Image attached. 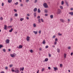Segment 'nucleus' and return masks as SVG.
Returning a JSON list of instances; mask_svg holds the SVG:
<instances>
[{
    "label": "nucleus",
    "mask_w": 73,
    "mask_h": 73,
    "mask_svg": "<svg viewBox=\"0 0 73 73\" xmlns=\"http://www.w3.org/2000/svg\"><path fill=\"white\" fill-rule=\"evenodd\" d=\"M61 12V9H58L57 10L56 14L57 15H59V14H60Z\"/></svg>",
    "instance_id": "obj_1"
},
{
    "label": "nucleus",
    "mask_w": 73,
    "mask_h": 73,
    "mask_svg": "<svg viewBox=\"0 0 73 73\" xmlns=\"http://www.w3.org/2000/svg\"><path fill=\"white\" fill-rule=\"evenodd\" d=\"M43 5L44 8H48V6L47 5V4H46V3H44Z\"/></svg>",
    "instance_id": "obj_2"
},
{
    "label": "nucleus",
    "mask_w": 73,
    "mask_h": 73,
    "mask_svg": "<svg viewBox=\"0 0 73 73\" xmlns=\"http://www.w3.org/2000/svg\"><path fill=\"white\" fill-rule=\"evenodd\" d=\"M15 54H16L13 53L11 54V56L12 57H15Z\"/></svg>",
    "instance_id": "obj_3"
},
{
    "label": "nucleus",
    "mask_w": 73,
    "mask_h": 73,
    "mask_svg": "<svg viewBox=\"0 0 73 73\" xmlns=\"http://www.w3.org/2000/svg\"><path fill=\"white\" fill-rule=\"evenodd\" d=\"M30 37L28 36L27 37V41H28L30 40Z\"/></svg>",
    "instance_id": "obj_4"
},
{
    "label": "nucleus",
    "mask_w": 73,
    "mask_h": 73,
    "mask_svg": "<svg viewBox=\"0 0 73 73\" xmlns=\"http://www.w3.org/2000/svg\"><path fill=\"white\" fill-rule=\"evenodd\" d=\"M15 72H16L17 73H19V70H18V69H17L16 70H15Z\"/></svg>",
    "instance_id": "obj_5"
},
{
    "label": "nucleus",
    "mask_w": 73,
    "mask_h": 73,
    "mask_svg": "<svg viewBox=\"0 0 73 73\" xmlns=\"http://www.w3.org/2000/svg\"><path fill=\"white\" fill-rule=\"evenodd\" d=\"M6 42L7 44L9 43V39H7L6 40Z\"/></svg>",
    "instance_id": "obj_6"
},
{
    "label": "nucleus",
    "mask_w": 73,
    "mask_h": 73,
    "mask_svg": "<svg viewBox=\"0 0 73 73\" xmlns=\"http://www.w3.org/2000/svg\"><path fill=\"white\" fill-rule=\"evenodd\" d=\"M37 11V9L36 8H35L34 9L33 11L34 12H36Z\"/></svg>",
    "instance_id": "obj_7"
},
{
    "label": "nucleus",
    "mask_w": 73,
    "mask_h": 73,
    "mask_svg": "<svg viewBox=\"0 0 73 73\" xmlns=\"http://www.w3.org/2000/svg\"><path fill=\"white\" fill-rule=\"evenodd\" d=\"M60 21H61L62 23H64V20L62 19H60Z\"/></svg>",
    "instance_id": "obj_8"
},
{
    "label": "nucleus",
    "mask_w": 73,
    "mask_h": 73,
    "mask_svg": "<svg viewBox=\"0 0 73 73\" xmlns=\"http://www.w3.org/2000/svg\"><path fill=\"white\" fill-rule=\"evenodd\" d=\"M56 50H57V52H58V53H60V49L58 48H57Z\"/></svg>",
    "instance_id": "obj_9"
},
{
    "label": "nucleus",
    "mask_w": 73,
    "mask_h": 73,
    "mask_svg": "<svg viewBox=\"0 0 73 73\" xmlns=\"http://www.w3.org/2000/svg\"><path fill=\"white\" fill-rule=\"evenodd\" d=\"M19 49H21L23 48V46L21 45H20L19 46Z\"/></svg>",
    "instance_id": "obj_10"
},
{
    "label": "nucleus",
    "mask_w": 73,
    "mask_h": 73,
    "mask_svg": "<svg viewBox=\"0 0 73 73\" xmlns=\"http://www.w3.org/2000/svg\"><path fill=\"white\" fill-rule=\"evenodd\" d=\"M45 39H44L43 41L42 44H45Z\"/></svg>",
    "instance_id": "obj_11"
},
{
    "label": "nucleus",
    "mask_w": 73,
    "mask_h": 73,
    "mask_svg": "<svg viewBox=\"0 0 73 73\" xmlns=\"http://www.w3.org/2000/svg\"><path fill=\"white\" fill-rule=\"evenodd\" d=\"M13 30V29L12 28H11V29L9 31V32H12V31Z\"/></svg>",
    "instance_id": "obj_12"
},
{
    "label": "nucleus",
    "mask_w": 73,
    "mask_h": 73,
    "mask_svg": "<svg viewBox=\"0 0 73 73\" xmlns=\"http://www.w3.org/2000/svg\"><path fill=\"white\" fill-rule=\"evenodd\" d=\"M69 14L71 16H72L73 15V12H71L69 13Z\"/></svg>",
    "instance_id": "obj_13"
},
{
    "label": "nucleus",
    "mask_w": 73,
    "mask_h": 73,
    "mask_svg": "<svg viewBox=\"0 0 73 73\" xmlns=\"http://www.w3.org/2000/svg\"><path fill=\"white\" fill-rule=\"evenodd\" d=\"M38 13H40L41 12V11L40 10V9H38Z\"/></svg>",
    "instance_id": "obj_14"
},
{
    "label": "nucleus",
    "mask_w": 73,
    "mask_h": 73,
    "mask_svg": "<svg viewBox=\"0 0 73 73\" xmlns=\"http://www.w3.org/2000/svg\"><path fill=\"white\" fill-rule=\"evenodd\" d=\"M66 54L65 53H64V57L65 58H66Z\"/></svg>",
    "instance_id": "obj_15"
},
{
    "label": "nucleus",
    "mask_w": 73,
    "mask_h": 73,
    "mask_svg": "<svg viewBox=\"0 0 73 73\" xmlns=\"http://www.w3.org/2000/svg\"><path fill=\"white\" fill-rule=\"evenodd\" d=\"M65 1V3H66V5H67V6H68V3L67 1Z\"/></svg>",
    "instance_id": "obj_16"
},
{
    "label": "nucleus",
    "mask_w": 73,
    "mask_h": 73,
    "mask_svg": "<svg viewBox=\"0 0 73 73\" xmlns=\"http://www.w3.org/2000/svg\"><path fill=\"white\" fill-rule=\"evenodd\" d=\"M8 3H11V2H12V0H8Z\"/></svg>",
    "instance_id": "obj_17"
},
{
    "label": "nucleus",
    "mask_w": 73,
    "mask_h": 73,
    "mask_svg": "<svg viewBox=\"0 0 73 73\" xmlns=\"http://www.w3.org/2000/svg\"><path fill=\"white\" fill-rule=\"evenodd\" d=\"M24 67H23L22 68H21L20 69L22 70V71H23V70H24Z\"/></svg>",
    "instance_id": "obj_18"
},
{
    "label": "nucleus",
    "mask_w": 73,
    "mask_h": 73,
    "mask_svg": "<svg viewBox=\"0 0 73 73\" xmlns=\"http://www.w3.org/2000/svg\"><path fill=\"white\" fill-rule=\"evenodd\" d=\"M23 20H24V18H21L20 19V20L21 21H23Z\"/></svg>",
    "instance_id": "obj_19"
},
{
    "label": "nucleus",
    "mask_w": 73,
    "mask_h": 73,
    "mask_svg": "<svg viewBox=\"0 0 73 73\" xmlns=\"http://www.w3.org/2000/svg\"><path fill=\"white\" fill-rule=\"evenodd\" d=\"M45 61L46 62H47V61H48V58H46L45 59Z\"/></svg>",
    "instance_id": "obj_20"
},
{
    "label": "nucleus",
    "mask_w": 73,
    "mask_h": 73,
    "mask_svg": "<svg viewBox=\"0 0 73 73\" xmlns=\"http://www.w3.org/2000/svg\"><path fill=\"white\" fill-rule=\"evenodd\" d=\"M58 36H62V34H60V33H58Z\"/></svg>",
    "instance_id": "obj_21"
},
{
    "label": "nucleus",
    "mask_w": 73,
    "mask_h": 73,
    "mask_svg": "<svg viewBox=\"0 0 73 73\" xmlns=\"http://www.w3.org/2000/svg\"><path fill=\"white\" fill-rule=\"evenodd\" d=\"M54 69L55 70H57L58 69H57V68L56 67H55V68L54 67Z\"/></svg>",
    "instance_id": "obj_22"
},
{
    "label": "nucleus",
    "mask_w": 73,
    "mask_h": 73,
    "mask_svg": "<svg viewBox=\"0 0 73 73\" xmlns=\"http://www.w3.org/2000/svg\"><path fill=\"white\" fill-rule=\"evenodd\" d=\"M50 17L51 19H52V18H53V15H51L50 16Z\"/></svg>",
    "instance_id": "obj_23"
},
{
    "label": "nucleus",
    "mask_w": 73,
    "mask_h": 73,
    "mask_svg": "<svg viewBox=\"0 0 73 73\" xmlns=\"http://www.w3.org/2000/svg\"><path fill=\"white\" fill-rule=\"evenodd\" d=\"M7 26L6 25H5V27H4L5 29H7Z\"/></svg>",
    "instance_id": "obj_24"
},
{
    "label": "nucleus",
    "mask_w": 73,
    "mask_h": 73,
    "mask_svg": "<svg viewBox=\"0 0 73 73\" xmlns=\"http://www.w3.org/2000/svg\"><path fill=\"white\" fill-rule=\"evenodd\" d=\"M36 27V25H35V24H33V27H34L35 28V27Z\"/></svg>",
    "instance_id": "obj_25"
},
{
    "label": "nucleus",
    "mask_w": 73,
    "mask_h": 73,
    "mask_svg": "<svg viewBox=\"0 0 73 73\" xmlns=\"http://www.w3.org/2000/svg\"><path fill=\"white\" fill-rule=\"evenodd\" d=\"M34 15L35 17H36V13H35L34 14Z\"/></svg>",
    "instance_id": "obj_26"
},
{
    "label": "nucleus",
    "mask_w": 73,
    "mask_h": 73,
    "mask_svg": "<svg viewBox=\"0 0 73 73\" xmlns=\"http://www.w3.org/2000/svg\"><path fill=\"white\" fill-rule=\"evenodd\" d=\"M54 44L55 45H56L57 44V42L56 41H55L54 43Z\"/></svg>",
    "instance_id": "obj_27"
},
{
    "label": "nucleus",
    "mask_w": 73,
    "mask_h": 73,
    "mask_svg": "<svg viewBox=\"0 0 73 73\" xmlns=\"http://www.w3.org/2000/svg\"><path fill=\"white\" fill-rule=\"evenodd\" d=\"M44 12L46 13H48V10H47L45 9L44 10Z\"/></svg>",
    "instance_id": "obj_28"
},
{
    "label": "nucleus",
    "mask_w": 73,
    "mask_h": 73,
    "mask_svg": "<svg viewBox=\"0 0 73 73\" xmlns=\"http://www.w3.org/2000/svg\"><path fill=\"white\" fill-rule=\"evenodd\" d=\"M33 33H35V34H37V31H34Z\"/></svg>",
    "instance_id": "obj_29"
},
{
    "label": "nucleus",
    "mask_w": 73,
    "mask_h": 73,
    "mask_svg": "<svg viewBox=\"0 0 73 73\" xmlns=\"http://www.w3.org/2000/svg\"><path fill=\"white\" fill-rule=\"evenodd\" d=\"M64 4V1H61V5H63V4Z\"/></svg>",
    "instance_id": "obj_30"
},
{
    "label": "nucleus",
    "mask_w": 73,
    "mask_h": 73,
    "mask_svg": "<svg viewBox=\"0 0 73 73\" xmlns=\"http://www.w3.org/2000/svg\"><path fill=\"white\" fill-rule=\"evenodd\" d=\"M13 66V64H10L9 65V66L10 68H11V67H12Z\"/></svg>",
    "instance_id": "obj_31"
},
{
    "label": "nucleus",
    "mask_w": 73,
    "mask_h": 73,
    "mask_svg": "<svg viewBox=\"0 0 73 73\" xmlns=\"http://www.w3.org/2000/svg\"><path fill=\"white\" fill-rule=\"evenodd\" d=\"M60 9H63V7H62V6H60Z\"/></svg>",
    "instance_id": "obj_32"
},
{
    "label": "nucleus",
    "mask_w": 73,
    "mask_h": 73,
    "mask_svg": "<svg viewBox=\"0 0 73 73\" xmlns=\"http://www.w3.org/2000/svg\"><path fill=\"white\" fill-rule=\"evenodd\" d=\"M2 47H3V46L2 45H0V48H1Z\"/></svg>",
    "instance_id": "obj_33"
},
{
    "label": "nucleus",
    "mask_w": 73,
    "mask_h": 73,
    "mask_svg": "<svg viewBox=\"0 0 73 73\" xmlns=\"http://www.w3.org/2000/svg\"><path fill=\"white\" fill-rule=\"evenodd\" d=\"M30 52L31 53H32V52H33V50L32 49H31L30 50Z\"/></svg>",
    "instance_id": "obj_34"
},
{
    "label": "nucleus",
    "mask_w": 73,
    "mask_h": 73,
    "mask_svg": "<svg viewBox=\"0 0 73 73\" xmlns=\"http://www.w3.org/2000/svg\"><path fill=\"white\" fill-rule=\"evenodd\" d=\"M38 21L39 23H41V21H40V19H38Z\"/></svg>",
    "instance_id": "obj_35"
},
{
    "label": "nucleus",
    "mask_w": 73,
    "mask_h": 73,
    "mask_svg": "<svg viewBox=\"0 0 73 73\" xmlns=\"http://www.w3.org/2000/svg\"><path fill=\"white\" fill-rule=\"evenodd\" d=\"M49 46H48L47 45L45 46V48L46 49H47V48H48Z\"/></svg>",
    "instance_id": "obj_36"
},
{
    "label": "nucleus",
    "mask_w": 73,
    "mask_h": 73,
    "mask_svg": "<svg viewBox=\"0 0 73 73\" xmlns=\"http://www.w3.org/2000/svg\"><path fill=\"white\" fill-rule=\"evenodd\" d=\"M62 66V64H60V68H61Z\"/></svg>",
    "instance_id": "obj_37"
},
{
    "label": "nucleus",
    "mask_w": 73,
    "mask_h": 73,
    "mask_svg": "<svg viewBox=\"0 0 73 73\" xmlns=\"http://www.w3.org/2000/svg\"><path fill=\"white\" fill-rule=\"evenodd\" d=\"M0 19L1 20H3V17H1L0 18Z\"/></svg>",
    "instance_id": "obj_38"
},
{
    "label": "nucleus",
    "mask_w": 73,
    "mask_h": 73,
    "mask_svg": "<svg viewBox=\"0 0 73 73\" xmlns=\"http://www.w3.org/2000/svg\"><path fill=\"white\" fill-rule=\"evenodd\" d=\"M18 15H17V13H16V14H15V16H16V17Z\"/></svg>",
    "instance_id": "obj_39"
},
{
    "label": "nucleus",
    "mask_w": 73,
    "mask_h": 73,
    "mask_svg": "<svg viewBox=\"0 0 73 73\" xmlns=\"http://www.w3.org/2000/svg\"><path fill=\"white\" fill-rule=\"evenodd\" d=\"M40 16H38L37 17V19H40Z\"/></svg>",
    "instance_id": "obj_40"
},
{
    "label": "nucleus",
    "mask_w": 73,
    "mask_h": 73,
    "mask_svg": "<svg viewBox=\"0 0 73 73\" xmlns=\"http://www.w3.org/2000/svg\"><path fill=\"white\" fill-rule=\"evenodd\" d=\"M41 20L42 22H44V21H43V19H41Z\"/></svg>",
    "instance_id": "obj_41"
},
{
    "label": "nucleus",
    "mask_w": 73,
    "mask_h": 73,
    "mask_svg": "<svg viewBox=\"0 0 73 73\" xmlns=\"http://www.w3.org/2000/svg\"><path fill=\"white\" fill-rule=\"evenodd\" d=\"M37 2V0H35V3H36V2Z\"/></svg>",
    "instance_id": "obj_42"
},
{
    "label": "nucleus",
    "mask_w": 73,
    "mask_h": 73,
    "mask_svg": "<svg viewBox=\"0 0 73 73\" xmlns=\"http://www.w3.org/2000/svg\"><path fill=\"white\" fill-rule=\"evenodd\" d=\"M48 56L49 57H51V54H48Z\"/></svg>",
    "instance_id": "obj_43"
},
{
    "label": "nucleus",
    "mask_w": 73,
    "mask_h": 73,
    "mask_svg": "<svg viewBox=\"0 0 73 73\" xmlns=\"http://www.w3.org/2000/svg\"><path fill=\"white\" fill-rule=\"evenodd\" d=\"M44 70V68H42V72H43Z\"/></svg>",
    "instance_id": "obj_44"
},
{
    "label": "nucleus",
    "mask_w": 73,
    "mask_h": 73,
    "mask_svg": "<svg viewBox=\"0 0 73 73\" xmlns=\"http://www.w3.org/2000/svg\"><path fill=\"white\" fill-rule=\"evenodd\" d=\"M27 16H30V15H29V14H27Z\"/></svg>",
    "instance_id": "obj_45"
},
{
    "label": "nucleus",
    "mask_w": 73,
    "mask_h": 73,
    "mask_svg": "<svg viewBox=\"0 0 73 73\" xmlns=\"http://www.w3.org/2000/svg\"><path fill=\"white\" fill-rule=\"evenodd\" d=\"M15 5H17V4H18V2H17L16 3H15Z\"/></svg>",
    "instance_id": "obj_46"
},
{
    "label": "nucleus",
    "mask_w": 73,
    "mask_h": 73,
    "mask_svg": "<svg viewBox=\"0 0 73 73\" xmlns=\"http://www.w3.org/2000/svg\"><path fill=\"white\" fill-rule=\"evenodd\" d=\"M5 69H6V70H7V69H8V67L6 66L5 68Z\"/></svg>",
    "instance_id": "obj_47"
},
{
    "label": "nucleus",
    "mask_w": 73,
    "mask_h": 73,
    "mask_svg": "<svg viewBox=\"0 0 73 73\" xmlns=\"http://www.w3.org/2000/svg\"><path fill=\"white\" fill-rule=\"evenodd\" d=\"M3 52H5V49L4 48L3 49Z\"/></svg>",
    "instance_id": "obj_48"
},
{
    "label": "nucleus",
    "mask_w": 73,
    "mask_h": 73,
    "mask_svg": "<svg viewBox=\"0 0 73 73\" xmlns=\"http://www.w3.org/2000/svg\"><path fill=\"white\" fill-rule=\"evenodd\" d=\"M41 31H39V34H41Z\"/></svg>",
    "instance_id": "obj_49"
},
{
    "label": "nucleus",
    "mask_w": 73,
    "mask_h": 73,
    "mask_svg": "<svg viewBox=\"0 0 73 73\" xmlns=\"http://www.w3.org/2000/svg\"><path fill=\"white\" fill-rule=\"evenodd\" d=\"M70 46H69L68 47V49H70Z\"/></svg>",
    "instance_id": "obj_50"
},
{
    "label": "nucleus",
    "mask_w": 73,
    "mask_h": 73,
    "mask_svg": "<svg viewBox=\"0 0 73 73\" xmlns=\"http://www.w3.org/2000/svg\"><path fill=\"white\" fill-rule=\"evenodd\" d=\"M2 7H3V6H4V3H2Z\"/></svg>",
    "instance_id": "obj_51"
},
{
    "label": "nucleus",
    "mask_w": 73,
    "mask_h": 73,
    "mask_svg": "<svg viewBox=\"0 0 73 73\" xmlns=\"http://www.w3.org/2000/svg\"><path fill=\"white\" fill-rule=\"evenodd\" d=\"M9 28H12V26H10L8 27Z\"/></svg>",
    "instance_id": "obj_52"
},
{
    "label": "nucleus",
    "mask_w": 73,
    "mask_h": 73,
    "mask_svg": "<svg viewBox=\"0 0 73 73\" xmlns=\"http://www.w3.org/2000/svg\"><path fill=\"white\" fill-rule=\"evenodd\" d=\"M11 71H12V72H15V70H14L12 69Z\"/></svg>",
    "instance_id": "obj_53"
},
{
    "label": "nucleus",
    "mask_w": 73,
    "mask_h": 73,
    "mask_svg": "<svg viewBox=\"0 0 73 73\" xmlns=\"http://www.w3.org/2000/svg\"><path fill=\"white\" fill-rule=\"evenodd\" d=\"M14 11H15V12H17V10L15 9L14 10Z\"/></svg>",
    "instance_id": "obj_54"
},
{
    "label": "nucleus",
    "mask_w": 73,
    "mask_h": 73,
    "mask_svg": "<svg viewBox=\"0 0 73 73\" xmlns=\"http://www.w3.org/2000/svg\"><path fill=\"white\" fill-rule=\"evenodd\" d=\"M39 49V50H42V48H40Z\"/></svg>",
    "instance_id": "obj_55"
},
{
    "label": "nucleus",
    "mask_w": 73,
    "mask_h": 73,
    "mask_svg": "<svg viewBox=\"0 0 73 73\" xmlns=\"http://www.w3.org/2000/svg\"><path fill=\"white\" fill-rule=\"evenodd\" d=\"M48 69H49V70H50V67H48Z\"/></svg>",
    "instance_id": "obj_56"
},
{
    "label": "nucleus",
    "mask_w": 73,
    "mask_h": 73,
    "mask_svg": "<svg viewBox=\"0 0 73 73\" xmlns=\"http://www.w3.org/2000/svg\"><path fill=\"white\" fill-rule=\"evenodd\" d=\"M45 16H48V14H45Z\"/></svg>",
    "instance_id": "obj_57"
},
{
    "label": "nucleus",
    "mask_w": 73,
    "mask_h": 73,
    "mask_svg": "<svg viewBox=\"0 0 73 73\" xmlns=\"http://www.w3.org/2000/svg\"><path fill=\"white\" fill-rule=\"evenodd\" d=\"M55 37H56V36L55 35L53 36L52 37L53 38H55Z\"/></svg>",
    "instance_id": "obj_58"
},
{
    "label": "nucleus",
    "mask_w": 73,
    "mask_h": 73,
    "mask_svg": "<svg viewBox=\"0 0 73 73\" xmlns=\"http://www.w3.org/2000/svg\"><path fill=\"white\" fill-rule=\"evenodd\" d=\"M73 52H71V54H70L71 56H72V55H73Z\"/></svg>",
    "instance_id": "obj_59"
},
{
    "label": "nucleus",
    "mask_w": 73,
    "mask_h": 73,
    "mask_svg": "<svg viewBox=\"0 0 73 73\" xmlns=\"http://www.w3.org/2000/svg\"><path fill=\"white\" fill-rule=\"evenodd\" d=\"M26 19H27V20H29V17H26Z\"/></svg>",
    "instance_id": "obj_60"
},
{
    "label": "nucleus",
    "mask_w": 73,
    "mask_h": 73,
    "mask_svg": "<svg viewBox=\"0 0 73 73\" xmlns=\"http://www.w3.org/2000/svg\"><path fill=\"white\" fill-rule=\"evenodd\" d=\"M55 41H57V40H58V39H57V38H56L55 39Z\"/></svg>",
    "instance_id": "obj_61"
},
{
    "label": "nucleus",
    "mask_w": 73,
    "mask_h": 73,
    "mask_svg": "<svg viewBox=\"0 0 73 73\" xmlns=\"http://www.w3.org/2000/svg\"><path fill=\"white\" fill-rule=\"evenodd\" d=\"M39 72V70H38V71L37 72V73H38Z\"/></svg>",
    "instance_id": "obj_62"
},
{
    "label": "nucleus",
    "mask_w": 73,
    "mask_h": 73,
    "mask_svg": "<svg viewBox=\"0 0 73 73\" xmlns=\"http://www.w3.org/2000/svg\"><path fill=\"white\" fill-rule=\"evenodd\" d=\"M1 73H4V71L1 72Z\"/></svg>",
    "instance_id": "obj_63"
},
{
    "label": "nucleus",
    "mask_w": 73,
    "mask_h": 73,
    "mask_svg": "<svg viewBox=\"0 0 73 73\" xmlns=\"http://www.w3.org/2000/svg\"><path fill=\"white\" fill-rule=\"evenodd\" d=\"M26 2H28V1H29V0H26Z\"/></svg>",
    "instance_id": "obj_64"
}]
</instances>
